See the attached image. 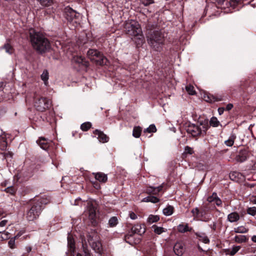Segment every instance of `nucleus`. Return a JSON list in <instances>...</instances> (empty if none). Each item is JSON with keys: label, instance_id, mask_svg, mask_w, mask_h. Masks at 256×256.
I'll return each instance as SVG.
<instances>
[{"label": "nucleus", "instance_id": "nucleus-25", "mask_svg": "<svg viewBox=\"0 0 256 256\" xmlns=\"http://www.w3.org/2000/svg\"><path fill=\"white\" fill-rule=\"evenodd\" d=\"M160 220V217L157 215L150 214L147 218V222L149 224H152L154 222H156Z\"/></svg>", "mask_w": 256, "mask_h": 256}, {"label": "nucleus", "instance_id": "nucleus-2", "mask_svg": "<svg viewBox=\"0 0 256 256\" xmlns=\"http://www.w3.org/2000/svg\"><path fill=\"white\" fill-rule=\"evenodd\" d=\"M164 42V34L160 32H154L148 38V42L150 46L158 52L162 50Z\"/></svg>", "mask_w": 256, "mask_h": 256}, {"label": "nucleus", "instance_id": "nucleus-24", "mask_svg": "<svg viewBox=\"0 0 256 256\" xmlns=\"http://www.w3.org/2000/svg\"><path fill=\"white\" fill-rule=\"evenodd\" d=\"M228 218L230 222H233L238 220L240 216L238 213L232 212L228 215Z\"/></svg>", "mask_w": 256, "mask_h": 256}, {"label": "nucleus", "instance_id": "nucleus-52", "mask_svg": "<svg viewBox=\"0 0 256 256\" xmlns=\"http://www.w3.org/2000/svg\"><path fill=\"white\" fill-rule=\"evenodd\" d=\"M214 203L218 206H220L222 204V200L218 197H217Z\"/></svg>", "mask_w": 256, "mask_h": 256}, {"label": "nucleus", "instance_id": "nucleus-54", "mask_svg": "<svg viewBox=\"0 0 256 256\" xmlns=\"http://www.w3.org/2000/svg\"><path fill=\"white\" fill-rule=\"evenodd\" d=\"M82 246L84 250V252H86V247L87 246V242L86 240H83L82 239Z\"/></svg>", "mask_w": 256, "mask_h": 256}, {"label": "nucleus", "instance_id": "nucleus-34", "mask_svg": "<svg viewBox=\"0 0 256 256\" xmlns=\"http://www.w3.org/2000/svg\"><path fill=\"white\" fill-rule=\"evenodd\" d=\"M41 78L44 82V84L46 85L48 80V70H44L43 72L41 74Z\"/></svg>", "mask_w": 256, "mask_h": 256}, {"label": "nucleus", "instance_id": "nucleus-46", "mask_svg": "<svg viewBox=\"0 0 256 256\" xmlns=\"http://www.w3.org/2000/svg\"><path fill=\"white\" fill-rule=\"evenodd\" d=\"M4 48L6 50V52L8 54L12 53V48L11 46L9 44H5Z\"/></svg>", "mask_w": 256, "mask_h": 256}, {"label": "nucleus", "instance_id": "nucleus-32", "mask_svg": "<svg viewBox=\"0 0 256 256\" xmlns=\"http://www.w3.org/2000/svg\"><path fill=\"white\" fill-rule=\"evenodd\" d=\"M236 136L234 134L230 136L229 138L224 142V144L228 146H231L234 144Z\"/></svg>", "mask_w": 256, "mask_h": 256}, {"label": "nucleus", "instance_id": "nucleus-5", "mask_svg": "<svg viewBox=\"0 0 256 256\" xmlns=\"http://www.w3.org/2000/svg\"><path fill=\"white\" fill-rule=\"evenodd\" d=\"M42 202H37L34 203L27 212L26 218L28 220L32 221L38 217L42 210Z\"/></svg>", "mask_w": 256, "mask_h": 256}, {"label": "nucleus", "instance_id": "nucleus-57", "mask_svg": "<svg viewBox=\"0 0 256 256\" xmlns=\"http://www.w3.org/2000/svg\"><path fill=\"white\" fill-rule=\"evenodd\" d=\"M231 0L232 2H233L234 4H238L240 2H241V1L242 0Z\"/></svg>", "mask_w": 256, "mask_h": 256}, {"label": "nucleus", "instance_id": "nucleus-6", "mask_svg": "<svg viewBox=\"0 0 256 256\" xmlns=\"http://www.w3.org/2000/svg\"><path fill=\"white\" fill-rule=\"evenodd\" d=\"M51 106V102L46 98H40L35 102L34 106L38 110L44 112Z\"/></svg>", "mask_w": 256, "mask_h": 256}, {"label": "nucleus", "instance_id": "nucleus-29", "mask_svg": "<svg viewBox=\"0 0 256 256\" xmlns=\"http://www.w3.org/2000/svg\"><path fill=\"white\" fill-rule=\"evenodd\" d=\"M174 212V208L168 206L163 210V214L166 216L172 215Z\"/></svg>", "mask_w": 256, "mask_h": 256}, {"label": "nucleus", "instance_id": "nucleus-49", "mask_svg": "<svg viewBox=\"0 0 256 256\" xmlns=\"http://www.w3.org/2000/svg\"><path fill=\"white\" fill-rule=\"evenodd\" d=\"M5 190L6 192L10 193V194H14L16 192L14 188L12 186L8 187Z\"/></svg>", "mask_w": 256, "mask_h": 256}, {"label": "nucleus", "instance_id": "nucleus-42", "mask_svg": "<svg viewBox=\"0 0 256 256\" xmlns=\"http://www.w3.org/2000/svg\"><path fill=\"white\" fill-rule=\"evenodd\" d=\"M186 92L191 95H194L195 94V91L194 90V88L193 86L191 85L188 86L186 87Z\"/></svg>", "mask_w": 256, "mask_h": 256}, {"label": "nucleus", "instance_id": "nucleus-41", "mask_svg": "<svg viewBox=\"0 0 256 256\" xmlns=\"http://www.w3.org/2000/svg\"><path fill=\"white\" fill-rule=\"evenodd\" d=\"M91 126L92 124L90 122H86L82 124L80 128L83 131H86L91 127Z\"/></svg>", "mask_w": 256, "mask_h": 256}, {"label": "nucleus", "instance_id": "nucleus-30", "mask_svg": "<svg viewBox=\"0 0 256 256\" xmlns=\"http://www.w3.org/2000/svg\"><path fill=\"white\" fill-rule=\"evenodd\" d=\"M0 240H6L10 238V234L8 232L0 230Z\"/></svg>", "mask_w": 256, "mask_h": 256}, {"label": "nucleus", "instance_id": "nucleus-19", "mask_svg": "<svg viewBox=\"0 0 256 256\" xmlns=\"http://www.w3.org/2000/svg\"><path fill=\"white\" fill-rule=\"evenodd\" d=\"M6 134L4 132H1L0 134V145L1 146V148L2 149H4L6 147L7 142L6 141Z\"/></svg>", "mask_w": 256, "mask_h": 256}, {"label": "nucleus", "instance_id": "nucleus-33", "mask_svg": "<svg viewBox=\"0 0 256 256\" xmlns=\"http://www.w3.org/2000/svg\"><path fill=\"white\" fill-rule=\"evenodd\" d=\"M199 238V240L204 244H208L210 242L208 238L204 234H196Z\"/></svg>", "mask_w": 256, "mask_h": 256}, {"label": "nucleus", "instance_id": "nucleus-18", "mask_svg": "<svg viewBox=\"0 0 256 256\" xmlns=\"http://www.w3.org/2000/svg\"><path fill=\"white\" fill-rule=\"evenodd\" d=\"M131 232L132 234H136L140 235H141L143 233H144V230L142 228L140 224H136L133 226L131 228Z\"/></svg>", "mask_w": 256, "mask_h": 256}, {"label": "nucleus", "instance_id": "nucleus-22", "mask_svg": "<svg viewBox=\"0 0 256 256\" xmlns=\"http://www.w3.org/2000/svg\"><path fill=\"white\" fill-rule=\"evenodd\" d=\"M163 188V186L161 185L156 188L150 187L148 190V192L149 194H157L159 192H160Z\"/></svg>", "mask_w": 256, "mask_h": 256}, {"label": "nucleus", "instance_id": "nucleus-43", "mask_svg": "<svg viewBox=\"0 0 256 256\" xmlns=\"http://www.w3.org/2000/svg\"><path fill=\"white\" fill-rule=\"evenodd\" d=\"M247 212L252 216H255L256 214V207L253 206L248 208Z\"/></svg>", "mask_w": 256, "mask_h": 256}, {"label": "nucleus", "instance_id": "nucleus-20", "mask_svg": "<svg viewBox=\"0 0 256 256\" xmlns=\"http://www.w3.org/2000/svg\"><path fill=\"white\" fill-rule=\"evenodd\" d=\"M178 230L181 233H184L187 232H190L192 228H189L188 224H180L178 226Z\"/></svg>", "mask_w": 256, "mask_h": 256}, {"label": "nucleus", "instance_id": "nucleus-11", "mask_svg": "<svg viewBox=\"0 0 256 256\" xmlns=\"http://www.w3.org/2000/svg\"><path fill=\"white\" fill-rule=\"evenodd\" d=\"M94 136L96 137L97 136L96 138L100 142L104 143L108 141V137L103 132L98 130H96L94 132Z\"/></svg>", "mask_w": 256, "mask_h": 256}, {"label": "nucleus", "instance_id": "nucleus-45", "mask_svg": "<svg viewBox=\"0 0 256 256\" xmlns=\"http://www.w3.org/2000/svg\"><path fill=\"white\" fill-rule=\"evenodd\" d=\"M240 248V246H234L232 248V250L230 251V254L234 256L235 254Z\"/></svg>", "mask_w": 256, "mask_h": 256}, {"label": "nucleus", "instance_id": "nucleus-12", "mask_svg": "<svg viewBox=\"0 0 256 256\" xmlns=\"http://www.w3.org/2000/svg\"><path fill=\"white\" fill-rule=\"evenodd\" d=\"M94 58V60H90L96 62L98 64H105L107 62V59L100 52H99L98 54L96 55Z\"/></svg>", "mask_w": 256, "mask_h": 256}, {"label": "nucleus", "instance_id": "nucleus-31", "mask_svg": "<svg viewBox=\"0 0 256 256\" xmlns=\"http://www.w3.org/2000/svg\"><path fill=\"white\" fill-rule=\"evenodd\" d=\"M142 132V128L140 126H136L134 128L132 132V136L136 138H139Z\"/></svg>", "mask_w": 256, "mask_h": 256}, {"label": "nucleus", "instance_id": "nucleus-51", "mask_svg": "<svg viewBox=\"0 0 256 256\" xmlns=\"http://www.w3.org/2000/svg\"><path fill=\"white\" fill-rule=\"evenodd\" d=\"M184 152L186 153L189 154H192L194 152L192 148L188 146H186L184 148Z\"/></svg>", "mask_w": 256, "mask_h": 256}, {"label": "nucleus", "instance_id": "nucleus-37", "mask_svg": "<svg viewBox=\"0 0 256 256\" xmlns=\"http://www.w3.org/2000/svg\"><path fill=\"white\" fill-rule=\"evenodd\" d=\"M247 159V156L244 154H240L236 157V160L238 162H243Z\"/></svg>", "mask_w": 256, "mask_h": 256}, {"label": "nucleus", "instance_id": "nucleus-40", "mask_svg": "<svg viewBox=\"0 0 256 256\" xmlns=\"http://www.w3.org/2000/svg\"><path fill=\"white\" fill-rule=\"evenodd\" d=\"M156 132V128L154 124H150L148 128L144 130V132H148V133L155 132Z\"/></svg>", "mask_w": 256, "mask_h": 256}, {"label": "nucleus", "instance_id": "nucleus-36", "mask_svg": "<svg viewBox=\"0 0 256 256\" xmlns=\"http://www.w3.org/2000/svg\"><path fill=\"white\" fill-rule=\"evenodd\" d=\"M43 6H49L53 3V0H38Z\"/></svg>", "mask_w": 256, "mask_h": 256}, {"label": "nucleus", "instance_id": "nucleus-21", "mask_svg": "<svg viewBox=\"0 0 256 256\" xmlns=\"http://www.w3.org/2000/svg\"><path fill=\"white\" fill-rule=\"evenodd\" d=\"M248 240V238L246 236L244 235H238L236 236L234 238V240L237 243H242L245 242Z\"/></svg>", "mask_w": 256, "mask_h": 256}, {"label": "nucleus", "instance_id": "nucleus-14", "mask_svg": "<svg viewBox=\"0 0 256 256\" xmlns=\"http://www.w3.org/2000/svg\"><path fill=\"white\" fill-rule=\"evenodd\" d=\"M72 61L74 62L84 66H88V62H86L81 56H74L72 57Z\"/></svg>", "mask_w": 256, "mask_h": 256}, {"label": "nucleus", "instance_id": "nucleus-53", "mask_svg": "<svg viewBox=\"0 0 256 256\" xmlns=\"http://www.w3.org/2000/svg\"><path fill=\"white\" fill-rule=\"evenodd\" d=\"M130 216L132 220H136L138 218L137 215L133 212L130 213Z\"/></svg>", "mask_w": 256, "mask_h": 256}, {"label": "nucleus", "instance_id": "nucleus-23", "mask_svg": "<svg viewBox=\"0 0 256 256\" xmlns=\"http://www.w3.org/2000/svg\"><path fill=\"white\" fill-rule=\"evenodd\" d=\"M143 202H151L152 203H156L159 202V199L154 196H150L144 198L142 200Z\"/></svg>", "mask_w": 256, "mask_h": 256}, {"label": "nucleus", "instance_id": "nucleus-44", "mask_svg": "<svg viewBox=\"0 0 256 256\" xmlns=\"http://www.w3.org/2000/svg\"><path fill=\"white\" fill-rule=\"evenodd\" d=\"M217 197L218 196L214 192L211 196L208 198L207 200L209 202H214Z\"/></svg>", "mask_w": 256, "mask_h": 256}, {"label": "nucleus", "instance_id": "nucleus-7", "mask_svg": "<svg viewBox=\"0 0 256 256\" xmlns=\"http://www.w3.org/2000/svg\"><path fill=\"white\" fill-rule=\"evenodd\" d=\"M96 234L92 236H88V242L96 252L100 254L102 250V246L100 242L96 238Z\"/></svg>", "mask_w": 256, "mask_h": 256}, {"label": "nucleus", "instance_id": "nucleus-27", "mask_svg": "<svg viewBox=\"0 0 256 256\" xmlns=\"http://www.w3.org/2000/svg\"><path fill=\"white\" fill-rule=\"evenodd\" d=\"M248 229L244 226H240L234 228V231L236 233L244 234L246 233Z\"/></svg>", "mask_w": 256, "mask_h": 256}, {"label": "nucleus", "instance_id": "nucleus-17", "mask_svg": "<svg viewBox=\"0 0 256 256\" xmlns=\"http://www.w3.org/2000/svg\"><path fill=\"white\" fill-rule=\"evenodd\" d=\"M204 100L208 102L212 103L214 102H218L222 100V98H216L212 95L206 94L204 96Z\"/></svg>", "mask_w": 256, "mask_h": 256}, {"label": "nucleus", "instance_id": "nucleus-47", "mask_svg": "<svg viewBox=\"0 0 256 256\" xmlns=\"http://www.w3.org/2000/svg\"><path fill=\"white\" fill-rule=\"evenodd\" d=\"M140 2L146 6L154 2V0H140Z\"/></svg>", "mask_w": 256, "mask_h": 256}, {"label": "nucleus", "instance_id": "nucleus-63", "mask_svg": "<svg viewBox=\"0 0 256 256\" xmlns=\"http://www.w3.org/2000/svg\"><path fill=\"white\" fill-rule=\"evenodd\" d=\"M1 90H2V88H1V86H0V91H1Z\"/></svg>", "mask_w": 256, "mask_h": 256}, {"label": "nucleus", "instance_id": "nucleus-55", "mask_svg": "<svg viewBox=\"0 0 256 256\" xmlns=\"http://www.w3.org/2000/svg\"><path fill=\"white\" fill-rule=\"evenodd\" d=\"M232 107H233L232 104H227L226 110H230L232 108Z\"/></svg>", "mask_w": 256, "mask_h": 256}, {"label": "nucleus", "instance_id": "nucleus-62", "mask_svg": "<svg viewBox=\"0 0 256 256\" xmlns=\"http://www.w3.org/2000/svg\"><path fill=\"white\" fill-rule=\"evenodd\" d=\"M2 100V98H0V102Z\"/></svg>", "mask_w": 256, "mask_h": 256}, {"label": "nucleus", "instance_id": "nucleus-16", "mask_svg": "<svg viewBox=\"0 0 256 256\" xmlns=\"http://www.w3.org/2000/svg\"><path fill=\"white\" fill-rule=\"evenodd\" d=\"M88 208V218L91 220H92V222H93L92 221L95 220L96 216V210L92 204H90Z\"/></svg>", "mask_w": 256, "mask_h": 256}, {"label": "nucleus", "instance_id": "nucleus-10", "mask_svg": "<svg viewBox=\"0 0 256 256\" xmlns=\"http://www.w3.org/2000/svg\"><path fill=\"white\" fill-rule=\"evenodd\" d=\"M68 245L69 248V252L71 255L73 254L72 256H82V255L78 253L76 254V256L74 254L75 250L74 241L73 238L70 234L68 236Z\"/></svg>", "mask_w": 256, "mask_h": 256}, {"label": "nucleus", "instance_id": "nucleus-64", "mask_svg": "<svg viewBox=\"0 0 256 256\" xmlns=\"http://www.w3.org/2000/svg\"><path fill=\"white\" fill-rule=\"evenodd\" d=\"M254 202L256 203V199L255 200Z\"/></svg>", "mask_w": 256, "mask_h": 256}, {"label": "nucleus", "instance_id": "nucleus-3", "mask_svg": "<svg viewBox=\"0 0 256 256\" xmlns=\"http://www.w3.org/2000/svg\"><path fill=\"white\" fill-rule=\"evenodd\" d=\"M130 32L133 36L132 39L138 46H140L144 43V37L142 34V28L137 22L132 20L129 22Z\"/></svg>", "mask_w": 256, "mask_h": 256}, {"label": "nucleus", "instance_id": "nucleus-56", "mask_svg": "<svg viewBox=\"0 0 256 256\" xmlns=\"http://www.w3.org/2000/svg\"><path fill=\"white\" fill-rule=\"evenodd\" d=\"M224 109L223 108H218V114L220 115H221L222 114H223V112H224Z\"/></svg>", "mask_w": 256, "mask_h": 256}, {"label": "nucleus", "instance_id": "nucleus-59", "mask_svg": "<svg viewBox=\"0 0 256 256\" xmlns=\"http://www.w3.org/2000/svg\"><path fill=\"white\" fill-rule=\"evenodd\" d=\"M26 251L28 252H30L32 250V248L30 247H27V248H26Z\"/></svg>", "mask_w": 256, "mask_h": 256}, {"label": "nucleus", "instance_id": "nucleus-9", "mask_svg": "<svg viewBox=\"0 0 256 256\" xmlns=\"http://www.w3.org/2000/svg\"><path fill=\"white\" fill-rule=\"evenodd\" d=\"M174 251L177 256H182L185 252L184 244L180 242H177L174 246Z\"/></svg>", "mask_w": 256, "mask_h": 256}, {"label": "nucleus", "instance_id": "nucleus-4", "mask_svg": "<svg viewBox=\"0 0 256 256\" xmlns=\"http://www.w3.org/2000/svg\"><path fill=\"white\" fill-rule=\"evenodd\" d=\"M64 16L70 25L76 27L80 24L81 15L70 7L65 8Z\"/></svg>", "mask_w": 256, "mask_h": 256}, {"label": "nucleus", "instance_id": "nucleus-60", "mask_svg": "<svg viewBox=\"0 0 256 256\" xmlns=\"http://www.w3.org/2000/svg\"><path fill=\"white\" fill-rule=\"evenodd\" d=\"M20 236V234H18L17 235H16L13 238H14L15 240L17 238H18Z\"/></svg>", "mask_w": 256, "mask_h": 256}, {"label": "nucleus", "instance_id": "nucleus-15", "mask_svg": "<svg viewBox=\"0 0 256 256\" xmlns=\"http://www.w3.org/2000/svg\"><path fill=\"white\" fill-rule=\"evenodd\" d=\"M95 178L100 182H105L107 180V176L102 172L93 173Z\"/></svg>", "mask_w": 256, "mask_h": 256}, {"label": "nucleus", "instance_id": "nucleus-26", "mask_svg": "<svg viewBox=\"0 0 256 256\" xmlns=\"http://www.w3.org/2000/svg\"><path fill=\"white\" fill-rule=\"evenodd\" d=\"M98 54H99V52L97 50H94V49H90L88 51L87 56H88V58L91 60H94V56H96V55Z\"/></svg>", "mask_w": 256, "mask_h": 256}, {"label": "nucleus", "instance_id": "nucleus-28", "mask_svg": "<svg viewBox=\"0 0 256 256\" xmlns=\"http://www.w3.org/2000/svg\"><path fill=\"white\" fill-rule=\"evenodd\" d=\"M152 228L154 229V233L158 234H160L162 232H166V230L162 227L158 226L156 225L152 226Z\"/></svg>", "mask_w": 256, "mask_h": 256}, {"label": "nucleus", "instance_id": "nucleus-58", "mask_svg": "<svg viewBox=\"0 0 256 256\" xmlns=\"http://www.w3.org/2000/svg\"><path fill=\"white\" fill-rule=\"evenodd\" d=\"M252 240L254 242H256V236H252Z\"/></svg>", "mask_w": 256, "mask_h": 256}, {"label": "nucleus", "instance_id": "nucleus-61", "mask_svg": "<svg viewBox=\"0 0 256 256\" xmlns=\"http://www.w3.org/2000/svg\"><path fill=\"white\" fill-rule=\"evenodd\" d=\"M77 200H78V199L76 200L74 204H76V202Z\"/></svg>", "mask_w": 256, "mask_h": 256}, {"label": "nucleus", "instance_id": "nucleus-8", "mask_svg": "<svg viewBox=\"0 0 256 256\" xmlns=\"http://www.w3.org/2000/svg\"><path fill=\"white\" fill-rule=\"evenodd\" d=\"M186 132L192 136H198L202 134V132L201 126L190 124L186 128Z\"/></svg>", "mask_w": 256, "mask_h": 256}, {"label": "nucleus", "instance_id": "nucleus-50", "mask_svg": "<svg viewBox=\"0 0 256 256\" xmlns=\"http://www.w3.org/2000/svg\"><path fill=\"white\" fill-rule=\"evenodd\" d=\"M8 222V220H2L0 221V228H3L5 227Z\"/></svg>", "mask_w": 256, "mask_h": 256}, {"label": "nucleus", "instance_id": "nucleus-13", "mask_svg": "<svg viewBox=\"0 0 256 256\" xmlns=\"http://www.w3.org/2000/svg\"><path fill=\"white\" fill-rule=\"evenodd\" d=\"M50 142V140L43 137L40 138L36 141L37 144L40 146V148L45 150L48 148Z\"/></svg>", "mask_w": 256, "mask_h": 256}, {"label": "nucleus", "instance_id": "nucleus-1", "mask_svg": "<svg viewBox=\"0 0 256 256\" xmlns=\"http://www.w3.org/2000/svg\"><path fill=\"white\" fill-rule=\"evenodd\" d=\"M30 39L32 47L39 53L46 52L50 49L49 40L40 32H30Z\"/></svg>", "mask_w": 256, "mask_h": 256}, {"label": "nucleus", "instance_id": "nucleus-48", "mask_svg": "<svg viewBox=\"0 0 256 256\" xmlns=\"http://www.w3.org/2000/svg\"><path fill=\"white\" fill-rule=\"evenodd\" d=\"M15 239L14 238H11L10 241L8 242V246L11 248H14V245H15Z\"/></svg>", "mask_w": 256, "mask_h": 256}, {"label": "nucleus", "instance_id": "nucleus-35", "mask_svg": "<svg viewBox=\"0 0 256 256\" xmlns=\"http://www.w3.org/2000/svg\"><path fill=\"white\" fill-rule=\"evenodd\" d=\"M192 216L194 217V218H198L200 216H202V212H200L197 208L192 209Z\"/></svg>", "mask_w": 256, "mask_h": 256}, {"label": "nucleus", "instance_id": "nucleus-39", "mask_svg": "<svg viewBox=\"0 0 256 256\" xmlns=\"http://www.w3.org/2000/svg\"><path fill=\"white\" fill-rule=\"evenodd\" d=\"M118 222V220L116 217L113 216L108 221V224L111 227L116 226Z\"/></svg>", "mask_w": 256, "mask_h": 256}, {"label": "nucleus", "instance_id": "nucleus-38", "mask_svg": "<svg viewBox=\"0 0 256 256\" xmlns=\"http://www.w3.org/2000/svg\"><path fill=\"white\" fill-rule=\"evenodd\" d=\"M210 125L214 127H217L220 124V122L216 117H212L210 122Z\"/></svg>", "mask_w": 256, "mask_h": 256}]
</instances>
